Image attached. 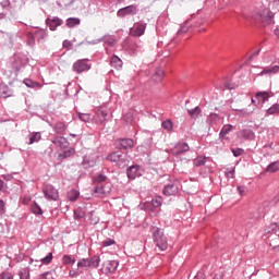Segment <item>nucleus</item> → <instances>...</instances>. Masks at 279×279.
Instances as JSON below:
<instances>
[{"mask_svg":"<svg viewBox=\"0 0 279 279\" xmlns=\"http://www.w3.org/2000/svg\"><path fill=\"white\" fill-rule=\"evenodd\" d=\"M187 112L192 119H197V117L202 114V109L199 107H195L194 109L187 110Z\"/></svg>","mask_w":279,"mask_h":279,"instance_id":"31","label":"nucleus"},{"mask_svg":"<svg viewBox=\"0 0 279 279\" xmlns=\"http://www.w3.org/2000/svg\"><path fill=\"white\" fill-rule=\"evenodd\" d=\"M191 147H189V144L184 142H179L174 145V147L171 149L172 156H182V154H186Z\"/></svg>","mask_w":279,"mask_h":279,"instance_id":"7","label":"nucleus"},{"mask_svg":"<svg viewBox=\"0 0 279 279\" xmlns=\"http://www.w3.org/2000/svg\"><path fill=\"white\" fill-rule=\"evenodd\" d=\"M108 160H110V162H114L119 169H125L130 162V160H128V155L120 150L111 153L108 156Z\"/></svg>","mask_w":279,"mask_h":279,"instance_id":"2","label":"nucleus"},{"mask_svg":"<svg viewBox=\"0 0 279 279\" xmlns=\"http://www.w3.org/2000/svg\"><path fill=\"white\" fill-rule=\"evenodd\" d=\"M267 173H276V171H279V162L274 161L266 168Z\"/></svg>","mask_w":279,"mask_h":279,"instance_id":"29","label":"nucleus"},{"mask_svg":"<svg viewBox=\"0 0 279 279\" xmlns=\"http://www.w3.org/2000/svg\"><path fill=\"white\" fill-rule=\"evenodd\" d=\"M163 195L171 197V195H178V184L172 183L163 187Z\"/></svg>","mask_w":279,"mask_h":279,"instance_id":"16","label":"nucleus"},{"mask_svg":"<svg viewBox=\"0 0 279 279\" xmlns=\"http://www.w3.org/2000/svg\"><path fill=\"white\" fill-rule=\"evenodd\" d=\"M161 126L163 130H167V132H171L173 130V122H171V120H166L161 123Z\"/></svg>","mask_w":279,"mask_h":279,"instance_id":"36","label":"nucleus"},{"mask_svg":"<svg viewBox=\"0 0 279 279\" xmlns=\"http://www.w3.org/2000/svg\"><path fill=\"white\" fill-rule=\"evenodd\" d=\"M240 138H245L246 141H252L254 138V132L250 129H244L239 132Z\"/></svg>","mask_w":279,"mask_h":279,"instance_id":"20","label":"nucleus"},{"mask_svg":"<svg viewBox=\"0 0 279 279\" xmlns=\"http://www.w3.org/2000/svg\"><path fill=\"white\" fill-rule=\"evenodd\" d=\"M0 279H14V276H12L10 272H2L0 275Z\"/></svg>","mask_w":279,"mask_h":279,"instance_id":"52","label":"nucleus"},{"mask_svg":"<svg viewBox=\"0 0 279 279\" xmlns=\"http://www.w3.org/2000/svg\"><path fill=\"white\" fill-rule=\"evenodd\" d=\"M62 263L63 265H75V258H73L71 255H63Z\"/></svg>","mask_w":279,"mask_h":279,"instance_id":"34","label":"nucleus"},{"mask_svg":"<svg viewBox=\"0 0 279 279\" xmlns=\"http://www.w3.org/2000/svg\"><path fill=\"white\" fill-rule=\"evenodd\" d=\"M46 24L48 25L49 29L51 32H56V28L60 27L62 25V20L60 17H48L46 20Z\"/></svg>","mask_w":279,"mask_h":279,"instance_id":"13","label":"nucleus"},{"mask_svg":"<svg viewBox=\"0 0 279 279\" xmlns=\"http://www.w3.org/2000/svg\"><path fill=\"white\" fill-rule=\"evenodd\" d=\"M82 167L83 169H88L90 167V163L87 160H83Z\"/></svg>","mask_w":279,"mask_h":279,"instance_id":"60","label":"nucleus"},{"mask_svg":"<svg viewBox=\"0 0 279 279\" xmlns=\"http://www.w3.org/2000/svg\"><path fill=\"white\" fill-rule=\"evenodd\" d=\"M12 95H14V92H12L8 85H0V97H2V99H8V97H12Z\"/></svg>","mask_w":279,"mask_h":279,"instance_id":"18","label":"nucleus"},{"mask_svg":"<svg viewBox=\"0 0 279 279\" xmlns=\"http://www.w3.org/2000/svg\"><path fill=\"white\" fill-rule=\"evenodd\" d=\"M63 47H65V48L71 47V41L64 40V41H63Z\"/></svg>","mask_w":279,"mask_h":279,"instance_id":"63","label":"nucleus"},{"mask_svg":"<svg viewBox=\"0 0 279 279\" xmlns=\"http://www.w3.org/2000/svg\"><path fill=\"white\" fill-rule=\"evenodd\" d=\"M133 119H134V116H133L132 113H126V114L124 116V121H125L126 123H132Z\"/></svg>","mask_w":279,"mask_h":279,"instance_id":"54","label":"nucleus"},{"mask_svg":"<svg viewBox=\"0 0 279 279\" xmlns=\"http://www.w3.org/2000/svg\"><path fill=\"white\" fill-rule=\"evenodd\" d=\"M53 130L56 134H64V132H66V124H64V122H57Z\"/></svg>","mask_w":279,"mask_h":279,"instance_id":"23","label":"nucleus"},{"mask_svg":"<svg viewBox=\"0 0 279 279\" xmlns=\"http://www.w3.org/2000/svg\"><path fill=\"white\" fill-rule=\"evenodd\" d=\"M119 149H132L134 147V140L132 138H121L116 142Z\"/></svg>","mask_w":279,"mask_h":279,"instance_id":"11","label":"nucleus"},{"mask_svg":"<svg viewBox=\"0 0 279 279\" xmlns=\"http://www.w3.org/2000/svg\"><path fill=\"white\" fill-rule=\"evenodd\" d=\"M51 144L56 145L57 147H60V149H66L69 145V141L62 136H57L51 140Z\"/></svg>","mask_w":279,"mask_h":279,"instance_id":"15","label":"nucleus"},{"mask_svg":"<svg viewBox=\"0 0 279 279\" xmlns=\"http://www.w3.org/2000/svg\"><path fill=\"white\" fill-rule=\"evenodd\" d=\"M76 25H80V19H77V17H69L66 20V27H75Z\"/></svg>","mask_w":279,"mask_h":279,"instance_id":"33","label":"nucleus"},{"mask_svg":"<svg viewBox=\"0 0 279 279\" xmlns=\"http://www.w3.org/2000/svg\"><path fill=\"white\" fill-rule=\"evenodd\" d=\"M85 215L86 214L84 213V210H82V208L74 210V219H84Z\"/></svg>","mask_w":279,"mask_h":279,"instance_id":"41","label":"nucleus"},{"mask_svg":"<svg viewBox=\"0 0 279 279\" xmlns=\"http://www.w3.org/2000/svg\"><path fill=\"white\" fill-rule=\"evenodd\" d=\"M236 112H241L243 117H250L252 112H254V109L247 110V109H235Z\"/></svg>","mask_w":279,"mask_h":279,"instance_id":"50","label":"nucleus"},{"mask_svg":"<svg viewBox=\"0 0 279 279\" xmlns=\"http://www.w3.org/2000/svg\"><path fill=\"white\" fill-rule=\"evenodd\" d=\"M24 84L27 86V88H36V86H40L38 83L33 82L32 80H25Z\"/></svg>","mask_w":279,"mask_h":279,"instance_id":"47","label":"nucleus"},{"mask_svg":"<svg viewBox=\"0 0 279 279\" xmlns=\"http://www.w3.org/2000/svg\"><path fill=\"white\" fill-rule=\"evenodd\" d=\"M53 260V253H48V255L44 258H41L43 265H49Z\"/></svg>","mask_w":279,"mask_h":279,"instance_id":"44","label":"nucleus"},{"mask_svg":"<svg viewBox=\"0 0 279 279\" xmlns=\"http://www.w3.org/2000/svg\"><path fill=\"white\" fill-rule=\"evenodd\" d=\"M78 119L84 123H88L90 121V114L88 113H78Z\"/></svg>","mask_w":279,"mask_h":279,"instance_id":"46","label":"nucleus"},{"mask_svg":"<svg viewBox=\"0 0 279 279\" xmlns=\"http://www.w3.org/2000/svg\"><path fill=\"white\" fill-rule=\"evenodd\" d=\"M163 77H165V71H162V69H157L155 71V74L153 75V81H155L157 84H160Z\"/></svg>","mask_w":279,"mask_h":279,"instance_id":"22","label":"nucleus"},{"mask_svg":"<svg viewBox=\"0 0 279 279\" xmlns=\"http://www.w3.org/2000/svg\"><path fill=\"white\" fill-rule=\"evenodd\" d=\"M108 193H110V190L107 189L104 183H96L94 189L95 197H101V195H106Z\"/></svg>","mask_w":279,"mask_h":279,"instance_id":"14","label":"nucleus"},{"mask_svg":"<svg viewBox=\"0 0 279 279\" xmlns=\"http://www.w3.org/2000/svg\"><path fill=\"white\" fill-rule=\"evenodd\" d=\"M31 210L34 213V215H43V208L39 207L38 203H34Z\"/></svg>","mask_w":279,"mask_h":279,"instance_id":"38","label":"nucleus"},{"mask_svg":"<svg viewBox=\"0 0 279 279\" xmlns=\"http://www.w3.org/2000/svg\"><path fill=\"white\" fill-rule=\"evenodd\" d=\"M126 175L129 180H136V178H141L143 173L141 172L140 166H131L126 169Z\"/></svg>","mask_w":279,"mask_h":279,"instance_id":"10","label":"nucleus"},{"mask_svg":"<svg viewBox=\"0 0 279 279\" xmlns=\"http://www.w3.org/2000/svg\"><path fill=\"white\" fill-rule=\"evenodd\" d=\"M272 5L276 10H279V0H274Z\"/></svg>","mask_w":279,"mask_h":279,"instance_id":"62","label":"nucleus"},{"mask_svg":"<svg viewBox=\"0 0 279 279\" xmlns=\"http://www.w3.org/2000/svg\"><path fill=\"white\" fill-rule=\"evenodd\" d=\"M255 97H256L258 104H260V102L265 104V101H267L271 96L267 92H259L256 94Z\"/></svg>","mask_w":279,"mask_h":279,"instance_id":"21","label":"nucleus"},{"mask_svg":"<svg viewBox=\"0 0 279 279\" xmlns=\"http://www.w3.org/2000/svg\"><path fill=\"white\" fill-rule=\"evenodd\" d=\"M3 178H4L7 181H10V180L12 179V175L7 174V175H3Z\"/></svg>","mask_w":279,"mask_h":279,"instance_id":"64","label":"nucleus"},{"mask_svg":"<svg viewBox=\"0 0 279 279\" xmlns=\"http://www.w3.org/2000/svg\"><path fill=\"white\" fill-rule=\"evenodd\" d=\"M111 66H113V69H121V66H123V61H121L119 57L113 56L111 58Z\"/></svg>","mask_w":279,"mask_h":279,"instance_id":"28","label":"nucleus"},{"mask_svg":"<svg viewBox=\"0 0 279 279\" xmlns=\"http://www.w3.org/2000/svg\"><path fill=\"white\" fill-rule=\"evenodd\" d=\"M101 262V259L99 258V256H93L90 258H83L77 263V269L78 271H81V274H83L84 271H86V269H88V267H99V263Z\"/></svg>","mask_w":279,"mask_h":279,"instance_id":"3","label":"nucleus"},{"mask_svg":"<svg viewBox=\"0 0 279 279\" xmlns=\"http://www.w3.org/2000/svg\"><path fill=\"white\" fill-rule=\"evenodd\" d=\"M77 197H80V192L77 190H71L68 193V199H70V202H76Z\"/></svg>","mask_w":279,"mask_h":279,"instance_id":"32","label":"nucleus"},{"mask_svg":"<svg viewBox=\"0 0 279 279\" xmlns=\"http://www.w3.org/2000/svg\"><path fill=\"white\" fill-rule=\"evenodd\" d=\"M220 122H221V118L217 113H210L207 117V123L209 128H213V125H219Z\"/></svg>","mask_w":279,"mask_h":279,"instance_id":"19","label":"nucleus"},{"mask_svg":"<svg viewBox=\"0 0 279 279\" xmlns=\"http://www.w3.org/2000/svg\"><path fill=\"white\" fill-rule=\"evenodd\" d=\"M270 114H279V104H275L266 110V117Z\"/></svg>","mask_w":279,"mask_h":279,"instance_id":"30","label":"nucleus"},{"mask_svg":"<svg viewBox=\"0 0 279 279\" xmlns=\"http://www.w3.org/2000/svg\"><path fill=\"white\" fill-rule=\"evenodd\" d=\"M110 245H114V240L107 238L105 241H102V247H110Z\"/></svg>","mask_w":279,"mask_h":279,"instance_id":"51","label":"nucleus"},{"mask_svg":"<svg viewBox=\"0 0 279 279\" xmlns=\"http://www.w3.org/2000/svg\"><path fill=\"white\" fill-rule=\"evenodd\" d=\"M267 234H278L279 232V223H271L266 228Z\"/></svg>","mask_w":279,"mask_h":279,"instance_id":"27","label":"nucleus"},{"mask_svg":"<svg viewBox=\"0 0 279 279\" xmlns=\"http://www.w3.org/2000/svg\"><path fill=\"white\" fill-rule=\"evenodd\" d=\"M90 60L88 59H78L72 65V71L77 74L86 73L92 69Z\"/></svg>","mask_w":279,"mask_h":279,"instance_id":"4","label":"nucleus"},{"mask_svg":"<svg viewBox=\"0 0 279 279\" xmlns=\"http://www.w3.org/2000/svg\"><path fill=\"white\" fill-rule=\"evenodd\" d=\"M1 215H5V203L3 199H0V217Z\"/></svg>","mask_w":279,"mask_h":279,"instance_id":"53","label":"nucleus"},{"mask_svg":"<svg viewBox=\"0 0 279 279\" xmlns=\"http://www.w3.org/2000/svg\"><path fill=\"white\" fill-rule=\"evenodd\" d=\"M259 53H260V50H256L255 52H253V53L250 56L248 60H254V58H256V56H258Z\"/></svg>","mask_w":279,"mask_h":279,"instance_id":"59","label":"nucleus"},{"mask_svg":"<svg viewBox=\"0 0 279 279\" xmlns=\"http://www.w3.org/2000/svg\"><path fill=\"white\" fill-rule=\"evenodd\" d=\"M151 232H153V239L156 247H158L160 252H165L167 247H169L167 236H165V230L158 227H153Z\"/></svg>","mask_w":279,"mask_h":279,"instance_id":"1","label":"nucleus"},{"mask_svg":"<svg viewBox=\"0 0 279 279\" xmlns=\"http://www.w3.org/2000/svg\"><path fill=\"white\" fill-rule=\"evenodd\" d=\"M278 71H279V66L278 65H275V66H271V68H265L259 73V75H274V74L278 73Z\"/></svg>","mask_w":279,"mask_h":279,"instance_id":"24","label":"nucleus"},{"mask_svg":"<svg viewBox=\"0 0 279 279\" xmlns=\"http://www.w3.org/2000/svg\"><path fill=\"white\" fill-rule=\"evenodd\" d=\"M71 154H73L72 150H66L63 153V158H69L71 156Z\"/></svg>","mask_w":279,"mask_h":279,"instance_id":"61","label":"nucleus"},{"mask_svg":"<svg viewBox=\"0 0 279 279\" xmlns=\"http://www.w3.org/2000/svg\"><path fill=\"white\" fill-rule=\"evenodd\" d=\"M37 36H38V38H40V40H44V38H47V32L38 31Z\"/></svg>","mask_w":279,"mask_h":279,"instance_id":"55","label":"nucleus"},{"mask_svg":"<svg viewBox=\"0 0 279 279\" xmlns=\"http://www.w3.org/2000/svg\"><path fill=\"white\" fill-rule=\"evenodd\" d=\"M128 14H132V15L138 14V7L136 4H131L129 7H124V8L120 9L117 12V15L120 19H123L124 16H128Z\"/></svg>","mask_w":279,"mask_h":279,"instance_id":"6","label":"nucleus"},{"mask_svg":"<svg viewBox=\"0 0 279 279\" xmlns=\"http://www.w3.org/2000/svg\"><path fill=\"white\" fill-rule=\"evenodd\" d=\"M231 151L235 158H239V156H243V154H245L243 148H232Z\"/></svg>","mask_w":279,"mask_h":279,"instance_id":"45","label":"nucleus"},{"mask_svg":"<svg viewBox=\"0 0 279 279\" xmlns=\"http://www.w3.org/2000/svg\"><path fill=\"white\" fill-rule=\"evenodd\" d=\"M119 267V262L117 260H107L102 264L101 271L102 274H114Z\"/></svg>","mask_w":279,"mask_h":279,"instance_id":"8","label":"nucleus"},{"mask_svg":"<svg viewBox=\"0 0 279 279\" xmlns=\"http://www.w3.org/2000/svg\"><path fill=\"white\" fill-rule=\"evenodd\" d=\"M106 180H108V177L104 175V174H98L95 179L94 182L95 184H102V182H106Z\"/></svg>","mask_w":279,"mask_h":279,"instance_id":"42","label":"nucleus"},{"mask_svg":"<svg viewBox=\"0 0 279 279\" xmlns=\"http://www.w3.org/2000/svg\"><path fill=\"white\" fill-rule=\"evenodd\" d=\"M38 279H53V272L46 271V272L39 275Z\"/></svg>","mask_w":279,"mask_h":279,"instance_id":"48","label":"nucleus"},{"mask_svg":"<svg viewBox=\"0 0 279 279\" xmlns=\"http://www.w3.org/2000/svg\"><path fill=\"white\" fill-rule=\"evenodd\" d=\"M269 245L272 247V250H276V247H279V234H271L269 236Z\"/></svg>","mask_w":279,"mask_h":279,"instance_id":"25","label":"nucleus"},{"mask_svg":"<svg viewBox=\"0 0 279 279\" xmlns=\"http://www.w3.org/2000/svg\"><path fill=\"white\" fill-rule=\"evenodd\" d=\"M151 206L154 208H160V206H162V197L161 196H156L155 198H153Z\"/></svg>","mask_w":279,"mask_h":279,"instance_id":"35","label":"nucleus"},{"mask_svg":"<svg viewBox=\"0 0 279 279\" xmlns=\"http://www.w3.org/2000/svg\"><path fill=\"white\" fill-rule=\"evenodd\" d=\"M258 16L264 25H271L274 23V13L269 9L263 10Z\"/></svg>","mask_w":279,"mask_h":279,"instance_id":"9","label":"nucleus"},{"mask_svg":"<svg viewBox=\"0 0 279 279\" xmlns=\"http://www.w3.org/2000/svg\"><path fill=\"white\" fill-rule=\"evenodd\" d=\"M43 193L46 199H51L52 202H58V198L60 197L58 190H56L51 184L46 185L43 189Z\"/></svg>","mask_w":279,"mask_h":279,"instance_id":"5","label":"nucleus"},{"mask_svg":"<svg viewBox=\"0 0 279 279\" xmlns=\"http://www.w3.org/2000/svg\"><path fill=\"white\" fill-rule=\"evenodd\" d=\"M105 43H107V45H109V47H113V45L117 44V39H114V37H105Z\"/></svg>","mask_w":279,"mask_h":279,"instance_id":"49","label":"nucleus"},{"mask_svg":"<svg viewBox=\"0 0 279 279\" xmlns=\"http://www.w3.org/2000/svg\"><path fill=\"white\" fill-rule=\"evenodd\" d=\"M227 178H234V169L229 170L226 172Z\"/></svg>","mask_w":279,"mask_h":279,"instance_id":"58","label":"nucleus"},{"mask_svg":"<svg viewBox=\"0 0 279 279\" xmlns=\"http://www.w3.org/2000/svg\"><path fill=\"white\" fill-rule=\"evenodd\" d=\"M108 118V111L107 110H101L99 109L96 114L94 116V120L96 123H104V121H106V119Z\"/></svg>","mask_w":279,"mask_h":279,"instance_id":"17","label":"nucleus"},{"mask_svg":"<svg viewBox=\"0 0 279 279\" xmlns=\"http://www.w3.org/2000/svg\"><path fill=\"white\" fill-rule=\"evenodd\" d=\"M28 47H34L36 45V39L34 38V34L27 33V40H26Z\"/></svg>","mask_w":279,"mask_h":279,"instance_id":"40","label":"nucleus"},{"mask_svg":"<svg viewBox=\"0 0 279 279\" xmlns=\"http://www.w3.org/2000/svg\"><path fill=\"white\" fill-rule=\"evenodd\" d=\"M206 165V158L198 157L194 160V167H204Z\"/></svg>","mask_w":279,"mask_h":279,"instance_id":"43","label":"nucleus"},{"mask_svg":"<svg viewBox=\"0 0 279 279\" xmlns=\"http://www.w3.org/2000/svg\"><path fill=\"white\" fill-rule=\"evenodd\" d=\"M247 189L245 186H238V192L240 193L241 196L245 195V192Z\"/></svg>","mask_w":279,"mask_h":279,"instance_id":"56","label":"nucleus"},{"mask_svg":"<svg viewBox=\"0 0 279 279\" xmlns=\"http://www.w3.org/2000/svg\"><path fill=\"white\" fill-rule=\"evenodd\" d=\"M145 29H147V24H136L133 28L130 29V35L138 38L145 34Z\"/></svg>","mask_w":279,"mask_h":279,"instance_id":"12","label":"nucleus"},{"mask_svg":"<svg viewBox=\"0 0 279 279\" xmlns=\"http://www.w3.org/2000/svg\"><path fill=\"white\" fill-rule=\"evenodd\" d=\"M40 141V133H34L29 136L28 145H34V143H38Z\"/></svg>","mask_w":279,"mask_h":279,"instance_id":"37","label":"nucleus"},{"mask_svg":"<svg viewBox=\"0 0 279 279\" xmlns=\"http://www.w3.org/2000/svg\"><path fill=\"white\" fill-rule=\"evenodd\" d=\"M20 279H29V268H24L19 271Z\"/></svg>","mask_w":279,"mask_h":279,"instance_id":"39","label":"nucleus"},{"mask_svg":"<svg viewBox=\"0 0 279 279\" xmlns=\"http://www.w3.org/2000/svg\"><path fill=\"white\" fill-rule=\"evenodd\" d=\"M230 132H232V124L223 125L219 133L220 138H226V136H228V134H230Z\"/></svg>","mask_w":279,"mask_h":279,"instance_id":"26","label":"nucleus"},{"mask_svg":"<svg viewBox=\"0 0 279 279\" xmlns=\"http://www.w3.org/2000/svg\"><path fill=\"white\" fill-rule=\"evenodd\" d=\"M186 32H189V26L184 25L180 27L178 34H186Z\"/></svg>","mask_w":279,"mask_h":279,"instance_id":"57","label":"nucleus"}]
</instances>
